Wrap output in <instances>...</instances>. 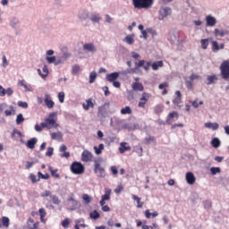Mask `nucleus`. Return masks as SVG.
I'll return each mask as SVG.
<instances>
[{
  "label": "nucleus",
  "mask_w": 229,
  "mask_h": 229,
  "mask_svg": "<svg viewBox=\"0 0 229 229\" xmlns=\"http://www.w3.org/2000/svg\"><path fill=\"white\" fill-rule=\"evenodd\" d=\"M151 142H155V138L153 136H148L144 139L145 144H151Z\"/></svg>",
  "instance_id": "603ef678"
},
{
  "label": "nucleus",
  "mask_w": 229,
  "mask_h": 229,
  "mask_svg": "<svg viewBox=\"0 0 229 229\" xmlns=\"http://www.w3.org/2000/svg\"><path fill=\"white\" fill-rule=\"evenodd\" d=\"M131 199L137 201V208H142V207H144V202L140 201L141 199L137 195H131Z\"/></svg>",
  "instance_id": "cd10ccee"
},
{
  "label": "nucleus",
  "mask_w": 229,
  "mask_h": 229,
  "mask_svg": "<svg viewBox=\"0 0 229 229\" xmlns=\"http://www.w3.org/2000/svg\"><path fill=\"white\" fill-rule=\"evenodd\" d=\"M72 72H73V74H78V72H80V65H78V64L73 65Z\"/></svg>",
  "instance_id": "0e129e2a"
},
{
  "label": "nucleus",
  "mask_w": 229,
  "mask_h": 229,
  "mask_svg": "<svg viewBox=\"0 0 229 229\" xmlns=\"http://www.w3.org/2000/svg\"><path fill=\"white\" fill-rule=\"evenodd\" d=\"M125 42L127 44H129L130 46H131V44H133L135 42V35L134 34H130L127 35L124 38Z\"/></svg>",
  "instance_id": "bb28decb"
},
{
  "label": "nucleus",
  "mask_w": 229,
  "mask_h": 229,
  "mask_svg": "<svg viewBox=\"0 0 229 229\" xmlns=\"http://www.w3.org/2000/svg\"><path fill=\"white\" fill-rule=\"evenodd\" d=\"M59 151L60 153H63L61 155L62 158H69L71 157V153L67 152V146L64 144L59 148Z\"/></svg>",
  "instance_id": "4468645a"
},
{
  "label": "nucleus",
  "mask_w": 229,
  "mask_h": 229,
  "mask_svg": "<svg viewBox=\"0 0 229 229\" xmlns=\"http://www.w3.org/2000/svg\"><path fill=\"white\" fill-rule=\"evenodd\" d=\"M94 173L98 176V178H105L106 175L105 174V168L101 166V163L98 160H96L94 164Z\"/></svg>",
  "instance_id": "39448f33"
},
{
  "label": "nucleus",
  "mask_w": 229,
  "mask_h": 229,
  "mask_svg": "<svg viewBox=\"0 0 229 229\" xmlns=\"http://www.w3.org/2000/svg\"><path fill=\"white\" fill-rule=\"evenodd\" d=\"M18 106H20L21 108H28V103L22 102V101H18Z\"/></svg>",
  "instance_id": "e2e57ef3"
},
{
  "label": "nucleus",
  "mask_w": 229,
  "mask_h": 229,
  "mask_svg": "<svg viewBox=\"0 0 229 229\" xmlns=\"http://www.w3.org/2000/svg\"><path fill=\"white\" fill-rule=\"evenodd\" d=\"M228 34H229L228 30H220L219 29H215L214 30L215 37H225V35H228Z\"/></svg>",
  "instance_id": "aec40b11"
},
{
  "label": "nucleus",
  "mask_w": 229,
  "mask_h": 229,
  "mask_svg": "<svg viewBox=\"0 0 229 229\" xmlns=\"http://www.w3.org/2000/svg\"><path fill=\"white\" fill-rule=\"evenodd\" d=\"M55 113H50L47 118L45 119V122L41 123L42 128H47V130H51L53 128H57L58 123L56 120H55Z\"/></svg>",
  "instance_id": "f03ea898"
},
{
  "label": "nucleus",
  "mask_w": 229,
  "mask_h": 229,
  "mask_svg": "<svg viewBox=\"0 0 229 229\" xmlns=\"http://www.w3.org/2000/svg\"><path fill=\"white\" fill-rule=\"evenodd\" d=\"M185 86L189 90H192L194 89V86L192 85V81H185Z\"/></svg>",
  "instance_id": "864d4df0"
},
{
  "label": "nucleus",
  "mask_w": 229,
  "mask_h": 229,
  "mask_svg": "<svg viewBox=\"0 0 229 229\" xmlns=\"http://www.w3.org/2000/svg\"><path fill=\"white\" fill-rule=\"evenodd\" d=\"M207 80H208L207 85H212L216 83V81H217L218 78H217V75H208Z\"/></svg>",
  "instance_id": "c85d7f7f"
},
{
  "label": "nucleus",
  "mask_w": 229,
  "mask_h": 229,
  "mask_svg": "<svg viewBox=\"0 0 229 229\" xmlns=\"http://www.w3.org/2000/svg\"><path fill=\"white\" fill-rule=\"evenodd\" d=\"M158 67H164V62L157 61L152 64L153 71H158Z\"/></svg>",
  "instance_id": "473e14b6"
},
{
  "label": "nucleus",
  "mask_w": 229,
  "mask_h": 229,
  "mask_svg": "<svg viewBox=\"0 0 229 229\" xmlns=\"http://www.w3.org/2000/svg\"><path fill=\"white\" fill-rule=\"evenodd\" d=\"M50 198H51L52 203H54V205H60V199H58V196L52 195Z\"/></svg>",
  "instance_id": "37998d69"
},
{
  "label": "nucleus",
  "mask_w": 229,
  "mask_h": 229,
  "mask_svg": "<svg viewBox=\"0 0 229 229\" xmlns=\"http://www.w3.org/2000/svg\"><path fill=\"white\" fill-rule=\"evenodd\" d=\"M38 212L40 216V220L42 223H44V217H46L47 213L46 212V209L44 208H39Z\"/></svg>",
  "instance_id": "58836bf2"
},
{
  "label": "nucleus",
  "mask_w": 229,
  "mask_h": 229,
  "mask_svg": "<svg viewBox=\"0 0 229 229\" xmlns=\"http://www.w3.org/2000/svg\"><path fill=\"white\" fill-rule=\"evenodd\" d=\"M12 138L13 139L16 135H18L19 137H22V132H21V131H18L16 129H14L12 132Z\"/></svg>",
  "instance_id": "4d7b16f0"
},
{
  "label": "nucleus",
  "mask_w": 229,
  "mask_h": 229,
  "mask_svg": "<svg viewBox=\"0 0 229 229\" xmlns=\"http://www.w3.org/2000/svg\"><path fill=\"white\" fill-rule=\"evenodd\" d=\"M186 182L189 185H194L196 183V176L192 172L186 173Z\"/></svg>",
  "instance_id": "f8f14e48"
},
{
  "label": "nucleus",
  "mask_w": 229,
  "mask_h": 229,
  "mask_svg": "<svg viewBox=\"0 0 229 229\" xmlns=\"http://www.w3.org/2000/svg\"><path fill=\"white\" fill-rule=\"evenodd\" d=\"M220 72L223 80H229V60L224 61L221 64Z\"/></svg>",
  "instance_id": "20e7f679"
},
{
  "label": "nucleus",
  "mask_w": 229,
  "mask_h": 229,
  "mask_svg": "<svg viewBox=\"0 0 229 229\" xmlns=\"http://www.w3.org/2000/svg\"><path fill=\"white\" fill-rule=\"evenodd\" d=\"M190 103L191 104V106H193V108H199V105H203V101H199L198 103V99L194 100V101H190Z\"/></svg>",
  "instance_id": "79ce46f5"
},
{
  "label": "nucleus",
  "mask_w": 229,
  "mask_h": 229,
  "mask_svg": "<svg viewBox=\"0 0 229 229\" xmlns=\"http://www.w3.org/2000/svg\"><path fill=\"white\" fill-rule=\"evenodd\" d=\"M43 75L42 78H47V75L49 74V69H47V65H44L42 68Z\"/></svg>",
  "instance_id": "3c124183"
},
{
  "label": "nucleus",
  "mask_w": 229,
  "mask_h": 229,
  "mask_svg": "<svg viewBox=\"0 0 229 229\" xmlns=\"http://www.w3.org/2000/svg\"><path fill=\"white\" fill-rule=\"evenodd\" d=\"M123 191H124V187H123L122 184H119V185L114 189L115 194H121V192H123Z\"/></svg>",
  "instance_id": "6e6d98bb"
},
{
  "label": "nucleus",
  "mask_w": 229,
  "mask_h": 229,
  "mask_svg": "<svg viewBox=\"0 0 229 229\" xmlns=\"http://www.w3.org/2000/svg\"><path fill=\"white\" fill-rule=\"evenodd\" d=\"M94 158V155L92 154V152L89 151V150H84L81 153V161L82 162H92Z\"/></svg>",
  "instance_id": "6e6552de"
},
{
  "label": "nucleus",
  "mask_w": 229,
  "mask_h": 229,
  "mask_svg": "<svg viewBox=\"0 0 229 229\" xmlns=\"http://www.w3.org/2000/svg\"><path fill=\"white\" fill-rule=\"evenodd\" d=\"M89 216H90L91 219H99V217H100V215L98 212V210H94L93 212L90 213Z\"/></svg>",
  "instance_id": "49530a36"
},
{
  "label": "nucleus",
  "mask_w": 229,
  "mask_h": 229,
  "mask_svg": "<svg viewBox=\"0 0 229 229\" xmlns=\"http://www.w3.org/2000/svg\"><path fill=\"white\" fill-rule=\"evenodd\" d=\"M24 123V116H22V114H19L16 118V124H22Z\"/></svg>",
  "instance_id": "c03bdc74"
},
{
  "label": "nucleus",
  "mask_w": 229,
  "mask_h": 229,
  "mask_svg": "<svg viewBox=\"0 0 229 229\" xmlns=\"http://www.w3.org/2000/svg\"><path fill=\"white\" fill-rule=\"evenodd\" d=\"M40 223L36 222L33 218H29L27 222V228L28 229H38Z\"/></svg>",
  "instance_id": "ddd939ff"
},
{
  "label": "nucleus",
  "mask_w": 229,
  "mask_h": 229,
  "mask_svg": "<svg viewBox=\"0 0 229 229\" xmlns=\"http://www.w3.org/2000/svg\"><path fill=\"white\" fill-rule=\"evenodd\" d=\"M84 51H89V53H95L97 51L96 46L92 43H87L83 46Z\"/></svg>",
  "instance_id": "5701e85b"
},
{
  "label": "nucleus",
  "mask_w": 229,
  "mask_h": 229,
  "mask_svg": "<svg viewBox=\"0 0 229 229\" xmlns=\"http://www.w3.org/2000/svg\"><path fill=\"white\" fill-rule=\"evenodd\" d=\"M98 78V73L96 72H91L89 74V83H94Z\"/></svg>",
  "instance_id": "ea45409f"
},
{
  "label": "nucleus",
  "mask_w": 229,
  "mask_h": 229,
  "mask_svg": "<svg viewBox=\"0 0 229 229\" xmlns=\"http://www.w3.org/2000/svg\"><path fill=\"white\" fill-rule=\"evenodd\" d=\"M48 170L50 171L51 176H53V178H60V174H58V169L53 170V167L49 166Z\"/></svg>",
  "instance_id": "2f4dec72"
},
{
  "label": "nucleus",
  "mask_w": 229,
  "mask_h": 229,
  "mask_svg": "<svg viewBox=\"0 0 229 229\" xmlns=\"http://www.w3.org/2000/svg\"><path fill=\"white\" fill-rule=\"evenodd\" d=\"M52 197L53 195H51V191H45L42 194H41V197L42 198H47V197Z\"/></svg>",
  "instance_id": "338daca9"
},
{
  "label": "nucleus",
  "mask_w": 229,
  "mask_h": 229,
  "mask_svg": "<svg viewBox=\"0 0 229 229\" xmlns=\"http://www.w3.org/2000/svg\"><path fill=\"white\" fill-rule=\"evenodd\" d=\"M2 226H4V228L10 226V218H8V216L2 217Z\"/></svg>",
  "instance_id": "72a5a7b5"
},
{
  "label": "nucleus",
  "mask_w": 229,
  "mask_h": 229,
  "mask_svg": "<svg viewBox=\"0 0 229 229\" xmlns=\"http://www.w3.org/2000/svg\"><path fill=\"white\" fill-rule=\"evenodd\" d=\"M117 78H119V72H117L109 73L106 76V81H109L110 83L115 81V80H117Z\"/></svg>",
  "instance_id": "dca6fc26"
},
{
  "label": "nucleus",
  "mask_w": 229,
  "mask_h": 229,
  "mask_svg": "<svg viewBox=\"0 0 229 229\" xmlns=\"http://www.w3.org/2000/svg\"><path fill=\"white\" fill-rule=\"evenodd\" d=\"M37 144V138H32L27 141V148L29 149H35V145Z\"/></svg>",
  "instance_id": "a878e982"
},
{
  "label": "nucleus",
  "mask_w": 229,
  "mask_h": 229,
  "mask_svg": "<svg viewBox=\"0 0 229 229\" xmlns=\"http://www.w3.org/2000/svg\"><path fill=\"white\" fill-rule=\"evenodd\" d=\"M204 126H205V128H208L209 130H214V131L219 130V123H217L208 122V123H206L204 124Z\"/></svg>",
  "instance_id": "b1692460"
},
{
  "label": "nucleus",
  "mask_w": 229,
  "mask_h": 229,
  "mask_svg": "<svg viewBox=\"0 0 229 229\" xmlns=\"http://www.w3.org/2000/svg\"><path fill=\"white\" fill-rule=\"evenodd\" d=\"M158 13H159V16H158L159 21H164V19H165L167 15H171L172 10L170 7H161L159 9Z\"/></svg>",
  "instance_id": "0eeeda50"
},
{
  "label": "nucleus",
  "mask_w": 229,
  "mask_h": 229,
  "mask_svg": "<svg viewBox=\"0 0 229 229\" xmlns=\"http://www.w3.org/2000/svg\"><path fill=\"white\" fill-rule=\"evenodd\" d=\"M202 49H207L208 47V38L200 40Z\"/></svg>",
  "instance_id": "a19ab883"
},
{
  "label": "nucleus",
  "mask_w": 229,
  "mask_h": 229,
  "mask_svg": "<svg viewBox=\"0 0 229 229\" xmlns=\"http://www.w3.org/2000/svg\"><path fill=\"white\" fill-rule=\"evenodd\" d=\"M38 178L40 181L41 180H49L50 176L49 174H42V172L38 173Z\"/></svg>",
  "instance_id": "e433bc0d"
},
{
  "label": "nucleus",
  "mask_w": 229,
  "mask_h": 229,
  "mask_svg": "<svg viewBox=\"0 0 229 229\" xmlns=\"http://www.w3.org/2000/svg\"><path fill=\"white\" fill-rule=\"evenodd\" d=\"M219 49H225L224 43H217V41H212V50L213 51H219Z\"/></svg>",
  "instance_id": "393cba45"
},
{
  "label": "nucleus",
  "mask_w": 229,
  "mask_h": 229,
  "mask_svg": "<svg viewBox=\"0 0 229 229\" xmlns=\"http://www.w3.org/2000/svg\"><path fill=\"white\" fill-rule=\"evenodd\" d=\"M53 151H54V148H51V147H49V148H47V151L46 152V156H47V157H53Z\"/></svg>",
  "instance_id": "774afa93"
},
{
  "label": "nucleus",
  "mask_w": 229,
  "mask_h": 229,
  "mask_svg": "<svg viewBox=\"0 0 229 229\" xmlns=\"http://www.w3.org/2000/svg\"><path fill=\"white\" fill-rule=\"evenodd\" d=\"M10 110H5L4 114L6 117H10V115H14L15 114V109H13V106H10Z\"/></svg>",
  "instance_id": "4c0bfd02"
},
{
  "label": "nucleus",
  "mask_w": 229,
  "mask_h": 229,
  "mask_svg": "<svg viewBox=\"0 0 229 229\" xmlns=\"http://www.w3.org/2000/svg\"><path fill=\"white\" fill-rule=\"evenodd\" d=\"M111 194H112V190L111 189L106 190V193L104 195H102V199L100 200L101 207H103V205L106 204V201H110Z\"/></svg>",
  "instance_id": "1a4fd4ad"
},
{
  "label": "nucleus",
  "mask_w": 229,
  "mask_h": 229,
  "mask_svg": "<svg viewBox=\"0 0 229 229\" xmlns=\"http://www.w3.org/2000/svg\"><path fill=\"white\" fill-rule=\"evenodd\" d=\"M210 173L214 176V175L217 174V173H221V168H219V167H211L210 168Z\"/></svg>",
  "instance_id": "09e8293b"
},
{
  "label": "nucleus",
  "mask_w": 229,
  "mask_h": 229,
  "mask_svg": "<svg viewBox=\"0 0 229 229\" xmlns=\"http://www.w3.org/2000/svg\"><path fill=\"white\" fill-rule=\"evenodd\" d=\"M62 137H63V135H62V132H60V131L51 133V139L53 140H62Z\"/></svg>",
  "instance_id": "7c9ffc66"
},
{
  "label": "nucleus",
  "mask_w": 229,
  "mask_h": 229,
  "mask_svg": "<svg viewBox=\"0 0 229 229\" xmlns=\"http://www.w3.org/2000/svg\"><path fill=\"white\" fill-rule=\"evenodd\" d=\"M90 21H92V22H99V21H101V17H99V14H93L90 17Z\"/></svg>",
  "instance_id": "a18cd8bd"
},
{
  "label": "nucleus",
  "mask_w": 229,
  "mask_h": 229,
  "mask_svg": "<svg viewBox=\"0 0 229 229\" xmlns=\"http://www.w3.org/2000/svg\"><path fill=\"white\" fill-rule=\"evenodd\" d=\"M82 199L83 201L89 205V203H90V201H92V199H90V197L89 196V194H83L82 195Z\"/></svg>",
  "instance_id": "de8ad7c7"
},
{
  "label": "nucleus",
  "mask_w": 229,
  "mask_h": 229,
  "mask_svg": "<svg viewBox=\"0 0 229 229\" xmlns=\"http://www.w3.org/2000/svg\"><path fill=\"white\" fill-rule=\"evenodd\" d=\"M110 171L112 174H114V176H117V174H119V171L117 170V166L115 165L111 166Z\"/></svg>",
  "instance_id": "bf43d9fd"
},
{
  "label": "nucleus",
  "mask_w": 229,
  "mask_h": 229,
  "mask_svg": "<svg viewBox=\"0 0 229 229\" xmlns=\"http://www.w3.org/2000/svg\"><path fill=\"white\" fill-rule=\"evenodd\" d=\"M30 179L31 180L32 183H37V182H39L38 177L37 179V175L34 174H30Z\"/></svg>",
  "instance_id": "052dcab7"
},
{
  "label": "nucleus",
  "mask_w": 229,
  "mask_h": 229,
  "mask_svg": "<svg viewBox=\"0 0 229 229\" xmlns=\"http://www.w3.org/2000/svg\"><path fill=\"white\" fill-rule=\"evenodd\" d=\"M46 60L47 61L48 64H55V62H56V57L55 56H47L46 58Z\"/></svg>",
  "instance_id": "680f3d73"
},
{
  "label": "nucleus",
  "mask_w": 229,
  "mask_h": 229,
  "mask_svg": "<svg viewBox=\"0 0 229 229\" xmlns=\"http://www.w3.org/2000/svg\"><path fill=\"white\" fill-rule=\"evenodd\" d=\"M150 98H151V94L143 92L141 95V98H140V101L138 103L139 108H146V105L149 101Z\"/></svg>",
  "instance_id": "423d86ee"
},
{
  "label": "nucleus",
  "mask_w": 229,
  "mask_h": 229,
  "mask_svg": "<svg viewBox=\"0 0 229 229\" xmlns=\"http://www.w3.org/2000/svg\"><path fill=\"white\" fill-rule=\"evenodd\" d=\"M69 225H71V220L69 218H65L62 221V226L64 228H69Z\"/></svg>",
  "instance_id": "8fccbe9b"
},
{
  "label": "nucleus",
  "mask_w": 229,
  "mask_h": 229,
  "mask_svg": "<svg viewBox=\"0 0 229 229\" xmlns=\"http://www.w3.org/2000/svg\"><path fill=\"white\" fill-rule=\"evenodd\" d=\"M58 99H59L60 103H64V101L65 99V93H64V91L59 92Z\"/></svg>",
  "instance_id": "5fc2aeb1"
},
{
  "label": "nucleus",
  "mask_w": 229,
  "mask_h": 229,
  "mask_svg": "<svg viewBox=\"0 0 229 229\" xmlns=\"http://www.w3.org/2000/svg\"><path fill=\"white\" fill-rule=\"evenodd\" d=\"M178 117H180L178 112L173 111L172 113H169L166 118V123L171 124L172 123H174V119H178Z\"/></svg>",
  "instance_id": "9b49d317"
},
{
  "label": "nucleus",
  "mask_w": 229,
  "mask_h": 229,
  "mask_svg": "<svg viewBox=\"0 0 229 229\" xmlns=\"http://www.w3.org/2000/svg\"><path fill=\"white\" fill-rule=\"evenodd\" d=\"M82 108L88 111L89 108H94V102H92V98L86 99V103L82 104Z\"/></svg>",
  "instance_id": "4be33fe9"
},
{
  "label": "nucleus",
  "mask_w": 229,
  "mask_h": 229,
  "mask_svg": "<svg viewBox=\"0 0 229 229\" xmlns=\"http://www.w3.org/2000/svg\"><path fill=\"white\" fill-rule=\"evenodd\" d=\"M125 151H131V147L128 146L126 142H122L119 147V152L123 154L125 153Z\"/></svg>",
  "instance_id": "6ab92c4d"
},
{
  "label": "nucleus",
  "mask_w": 229,
  "mask_h": 229,
  "mask_svg": "<svg viewBox=\"0 0 229 229\" xmlns=\"http://www.w3.org/2000/svg\"><path fill=\"white\" fill-rule=\"evenodd\" d=\"M216 22H217V20H216V18L214 16L208 15L206 17V25L207 26L214 27V26H216Z\"/></svg>",
  "instance_id": "2eb2a0df"
},
{
  "label": "nucleus",
  "mask_w": 229,
  "mask_h": 229,
  "mask_svg": "<svg viewBox=\"0 0 229 229\" xmlns=\"http://www.w3.org/2000/svg\"><path fill=\"white\" fill-rule=\"evenodd\" d=\"M175 96L176 98L173 100V103L179 108H182V92L180 90L175 91Z\"/></svg>",
  "instance_id": "9d476101"
},
{
  "label": "nucleus",
  "mask_w": 229,
  "mask_h": 229,
  "mask_svg": "<svg viewBox=\"0 0 229 229\" xmlns=\"http://www.w3.org/2000/svg\"><path fill=\"white\" fill-rule=\"evenodd\" d=\"M71 206H69V210H76L78 208V200L74 199V198L71 197L68 199Z\"/></svg>",
  "instance_id": "412c9836"
},
{
  "label": "nucleus",
  "mask_w": 229,
  "mask_h": 229,
  "mask_svg": "<svg viewBox=\"0 0 229 229\" xmlns=\"http://www.w3.org/2000/svg\"><path fill=\"white\" fill-rule=\"evenodd\" d=\"M120 114H122V115L131 114V107L126 106L124 108L121 109Z\"/></svg>",
  "instance_id": "c756f323"
},
{
  "label": "nucleus",
  "mask_w": 229,
  "mask_h": 229,
  "mask_svg": "<svg viewBox=\"0 0 229 229\" xmlns=\"http://www.w3.org/2000/svg\"><path fill=\"white\" fill-rule=\"evenodd\" d=\"M199 78H201V76H199V75H198V74H194V73H192V74L190 76L191 81H194V80H199Z\"/></svg>",
  "instance_id": "69168bd1"
},
{
  "label": "nucleus",
  "mask_w": 229,
  "mask_h": 229,
  "mask_svg": "<svg viewBox=\"0 0 229 229\" xmlns=\"http://www.w3.org/2000/svg\"><path fill=\"white\" fill-rule=\"evenodd\" d=\"M146 61L140 60L139 63H135L136 69H140V67H144Z\"/></svg>",
  "instance_id": "13d9d810"
},
{
  "label": "nucleus",
  "mask_w": 229,
  "mask_h": 229,
  "mask_svg": "<svg viewBox=\"0 0 229 229\" xmlns=\"http://www.w3.org/2000/svg\"><path fill=\"white\" fill-rule=\"evenodd\" d=\"M155 0H132V4L137 10H148L153 6Z\"/></svg>",
  "instance_id": "f257e3e1"
},
{
  "label": "nucleus",
  "mask_w": 229,
  "mask_h": 229,
  "mask_svg": "<svg viewBox=\"0 0 229 229\" xmlns=\"http://www.w3.org/2000/svg\"><path fill=\"white\" fill-rule=\"evenodd\" d=\"M96 155H101L103 149H105V145L103 143L98 145V147H94Z\"/></svg>",
  "instance_id": "f704fd0d"
},
{
  "label": "nucleus",
  "mask_w": 229,
  "mask_h": 229,
  "mask_svg": "<svg viewBox=\"0 0 229 229\" xmlns=\"http://www.w3.org/2000/svg\"><path fill=\"white\" fill-rule=\"evenodd\" d=\"M70 169L73 174H83L85 173V166L78 161L72 163Z\"/></svg>",
  "instance_id": "7ed1b4c3"
},
{
  "label": "nucleus",
  "mask_w": 229,
  "mask_h": 229,
  "mask_svg": "<svg viewBox=\"0 0 229 229\" xmlns=\"http://www.w3.org/2000/svg\"><path fill=\"white\" fill-rule=\"evenodd\" d=\"M45 105L48 108H53L55 106V102L51 99V96H49V94L45 95Z\"/></svg>",
  "instance_id": "a211bd4d"
},
{
  "label": "nucleus",
  "mask_w": 229,
  "mask_h": 229,
  "mask_svg": "<svg viewBox=\"0 0 229 229\" xmlns=\"http://www.w3.org/2000/svg\"><path fill=\"white\" fill-rule=\"evenodd\" d=\"M211 146L213 148H219L221 146V141L219 140V139L217 138H214L212 140H211Z\"/></svg>",
  "instance_id": "c9c22d12"
},
{
  "label": "nucleus",
  "mask_w": 229,
  "mask_h": 229,
  "mask_svg": "<svg viewBox=\"0 0 229 229\" xmlns=\"http://www.w3.org/2000/svg\"><path fill=\"white\" fill-rule=\"evenodd\" d=\"M131 89L134 91L142 92V91H144V85H142V83H140V82H133L131 84Z\"/></svg>",
  "instance_id": "f3484780"
}]
</instances>
